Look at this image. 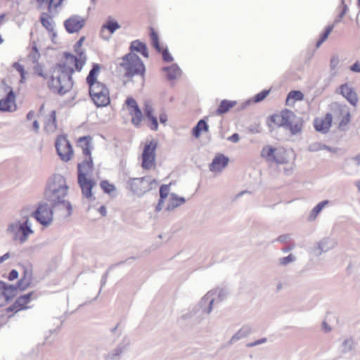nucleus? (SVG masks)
Listing matches in <instances>:
<instances>
[{
  "label": "nucleus",
  "instance_id": "obj_1",
  "mask_svg": "<svg viewBox=\"0 0 360 360\" xmlns=\"http://www.w3.org/2000/svg\"><path fill=\"white\" fill-rule=\"evenodd\" d=\"M69 187L65 178L61 174H55L49 180L44 191V198L49 202L56 212H60L65 217L72 214L71 203L65 200Z\"/></svg>",
  "mask_w": 360,
  "mask_h": 360
},
{
  "label": "nucleus",
  "instance_id": "obj_2",
  "mask_svg": "<svg viewBox=\"0 0 360 360\" xmlns=\"http://www.w3.org/2000/svg\"><path fill=\"white\" fill-rule=\"evenodd\" d=\"M72 67L65 64H56L49 70L48 86L53 93L64 95L70 91L73 86L72 75L74 73Z\"/></svg>",
  "mask_w": 360,
  "mask_h": 360
},
{
  "label": "nucleus",
  "instance_id": "obj_3",
  "mask_svg": "<svg viewBox=\"0 0 360 360\" xmlns=\"http://www.w3.org/2000/svg\"><path fill=\"white\" fill-rule=\"evenodd\" d=\"M100 65L94 63L86 77V82L89 86V96L97 107L107 106L110 102V93L106 85L98 80Z\"/></svg>",
  "mask_w": 360,
  "mask_h": 360
},
{
  "label": "nucleus",
  "instance_id": "obj_4",
  "mask_svg": "<svg viewBox=\"0 0 360 360\" xmlns=\"http://www.w3.org/2000/svg\"><path fill=\"white\" fill-rule=\"evenodd\" d=\"M213 292H208L194 307L183 313L179 320L191 324H199L212 311L214 299L212 297Z\"/></svg>",
  "mask_w": 360,
  "mask_h": 360
},
{
  "label": "nucleus",
  "instance_id": "obj_5",
  "mask_svg": "<svg viewBox=\"0 0 360 360\" xmlns=\"http://www.w3.org/2000/svg\"><path fill=\"white\" fill-rule=\"evenodd\" d=\"M271 120L278 127L289 129L292 134H296L302 131V122L294 112L290 110H283L280 114L271 117Z\"/></svg>",
  "mask_w": 360,
  "mask_h": 360
},
{
  "label": "nucleus",
  "instance_id": "obj_6",
  "mask_svg": "<svg viewBox=\"0 0 360 360\" xmlns=\"http://www.w3.org/2000/svg\"><path fill=\"white\" fill-rule=\"evenodd\" d=\"M120 66L123 69L124 75L128 78L135 75L143 76L145 65L138 55L134 53H129L122 58Z\"/></svg>",
  "mask_w": 360,
  "mask_h": 360
},
{
  "label": "nucleus",
  "instance_id": "obj_7",
  "mask_svg": "<svg viewBox=\"0 0 360 360\" xmlns=\"http://www.w3.org/2000/svg\"><path fill=\"white\" fill-rule=\"evenodd\" d=\"M128 188L134 195L141 197L158 186V181L150 176L140 178H129L127 181Z\"/></svg>",
  "mask_w": 360,
  "mask_h": 360
},
{
  "label": "nucleus",
  "instance_id": "obj_8",
  "mask_svg": "<svg viewBox=\"0 0 360 360\" xmlns=\"http://www.w3.org/2000/svg\"><path fill=\"white\" fill-rule=\"evenodd\" d=\"M332 117L338 122V129L345 131L346 127L350 122V112L346 105L333 103L331 105Z\"/></svg>",
  "mask_w": 360,
  "mask_h": 360
},
{
  "label": "nucleus",
  "instance_id": "obj_9",
  "mask_svg": "<svg viewBox=\"0 0 360 360\" xmlns=\"http://www.w3.org/2000/svg\"><path fill=\"white\" fill-rule=\"evenodd\" d=\"M157 146L158 143L155 140L148 141L145 144L141 155V167L143 169L150 170L155 168V150Z\"/></svg>",
  "mask_w": 360,
  "mask_h": 360
},
{
  "label": "nucleus",
  "instance_id": "obj_10",
  "mask_svg": "<svg viewBox=\"0 0 360 360\" xmlns=\"http://www.w3.org/2000/svg\"><path fill=\"white\" fill-rule=\"evenodd\" d=\"M261 156L269 162L280 165L287 162L286 153L284 149L274 148L269 145L262 148Z\"/></svg>",
  "mask_w": 360,
  "mask_h": 360
},
{
  "label": "nucleus",
  "instance_id": "obj_11",
  "mask_svg": "<svg viewBox=\"0 0 360 360\" xmlns=\"http://www.w3.org/2000/svg\"><path fill=\"white\" fill-rule=\"evenodd\" d=\"M55 210L47 202L40 203L32 216L44 226L49 225L53 221V213Z\"/></svg>",
  "mask_w": 360,
  "mask_h": 360
},
{
  "label": "nucleus",
  "instance_id": "obj_12",
  "mask_svg": "<svg viewBox=\"0 0 360 360\" xmlns=\"http://www.w3.org/2000/svg\"><path fill=\"white\" fill-rule=\"evenodd\" d=\"M57 154L64 162L69 161L72 155L73 150L70 141L65 136H59L55 143Z\"/></svg>",
  "mask_w": 360,
  "mask_h": 360
},
{
  "label": "nucleus",
  "instance_id": "obj_13",
  "mask_svg": "<svg viewBox=\"0 0 360 360\" xmlns=\"http://www.w3.org/2000/svg\"><path fill=\"white\" fill-rule=\"evenodd\" d=\"M129 344V338L124 337L114 349L103 354V360H120L122 354L127 351Z\"/></svg>",
  "mask_w": 360,
  "mask_h": 360
},
{
  "label": "nucleus",
  "instance_id": "obj_14",
  "mask_svg": "<svg viewBox=\"0 0 360 360\" xmlns=\"http://www.w3.org/2000/svg\"><path fill=\"white\" fill-rule=\"evenodd\" d=\"M32 295L33 292H29L27 294L20 295L12 305L6 309V311L7 312H13L15 314L19 311L29 309L30 307L27 306V304L31 302Z\"/></svg>",
  "mask_w": 360,
  "mask_h": 360
},
{
  "label": "nucleus",
  "instance_id": "obj_15",
  "mask_svg": "<svg viewBox=\"0 0 360 360\" xmlns=\"http://www.w3.org/2000/svg\"><path fill=\"white\" fill-rule=\"evenodd\" d=\"M85 25V20L79 15H72L64 22V26L68 33L79 32Z\"/></svg>",
  "mask_w": 360,
  "mask_h": 360
},
{
  "label": "nucleus",
  "instance_id": "obj_16",
  "mask_svg": "<svg viewBox=\"0 0 360 360\" xmlns=\"http://www.w3.org/2000/svg\"><path fill=\"white\" fill-rule=\"evenodd\" d=\"M77 55L78 56H76L69 53H65L64 56L66 62L63 64H65L70 67H71L70 65H74L75 69L79 72L85 64L86 58L84 51H81Z\"/></svg>",
  "mask_w": 360,
  "mask_h": 360
},
{
  "label": "nucleus",
  "instance_id": "obj_17",
  "mask_svg": "<svg viewBox=\"0 0 360 360\" xmlns=\"http://www.w3.org/2000/svg\"><path fill=\"white\" fill-rule=\"evenodd\" d=\"M335 247V243L329 238H324L317 242L311 249L312 253L319 257Z\"/></svg>",
  "mask_w": 360,
  "mask_h": 360
},
{
  "label": "nucleus",
  "instance_id": "obj_18",
  "mask_svg": "<svg viewBox=\"0 0 360 360\" xmlns=\"http://www.w3.org/2000/svg\"><path fill=\"white\" fill-rule=\"evenodd\" d=\"M93 160L91 156L86 157L85 159L77 165V178L91 177L93 172Z\"/></svg>",
  "mask_w": 360,
  "mask_h": 360
},
{
  "label": "nucleus",
  "instance_id": "obj_19",
  "mask_svg": "<svg viewBox=\"0 0 360 360\" xmlns=\"http://www.w3.org/2000/svg\"><path fill=\"white\" fill-rule=\"evenodd\" d=\"M78 184L81 188L83 195L86 198L92 197V188L96 185V182L91 177L77 178Z\"/></svg>",
  "mask_w": 360,
  "mask_h": 360
},
{
  "label": "nucleus",
  "instance_id": "obj_20",
  "mask_svg": "<svg viewBox=\"0 0 360 360\" xmlns=\"http://www.w3.org/2000/svg\"><path fill=\"white\" fill-rule=\"evenodd\" d=\"M15 98V94L11 89L6 97L0 100V110L3 112L14 111L16 108Z\"/></svg>",
  "mask_w": 360,
  "mask_h": 360
},
{
  "label": "nucleus",
  "instance_id": "obj_21",
  "mask_svg": "<svg viewBox=\"0 0 360 360\" xmlns=\"http://www.w3.org/2000/svg\"><path fill=\"white\" fill-rule=\"evenodd\" d=\"M333 117L331 113H327L324 118L316 119L314 120V128L316 131H320L323 134H326L328 131L331 127Z\"/></svg>",
  "mask_w": 360,
  "mask_h": 360
},
{
  "label": "nucleus",
  "instance_id": "obj_22",
  "mask_svg": "<svg viewBox=\"0 0 360 360\" xmlns=\"http://www.w3.org/2000/svg\"><path fill=\"white\" fill-rule=\"evenodd\" d=\"M18 285H8L4 281H0V290L4 301L11 300L18 292Z\"/></svg>",
  "mask_w": 360,
  "mask_h": 360
},
{
  "label": "nucleus",
  "instance_id": "obj_23",
  "mask_svg": "<svg viewBox=\"0 0 360 360\" xmlns=\"http://www.w3.org/2000/svg\"><path fill=\"white\" fill-rule=\"evenodd\" d=\"M120 28V25L117 21L108 20L101 27V37L105 40H108L110 35Z\"/></svg>",
  "mask_w": 360,
  "mask_h": 360
},
{
  "label": "nucleus",
  "instance_id": "obj_24",
  "mask_svg": "<svg viewBox=\"0 0 360 360\" xmlns=\"http://www.w3.org/2000/svg\"><path fill=\"white\" fill-rule=\"evenodd\" d=\"M229 162V158L222 154L216 155L212 162L210 165V170L211 172H221L224 169Z\"/></svg>",
  "mask_w": 360,
  "mask_h": 360
},
{
  "label": "nucleus",
  "instance_id": "obj_25",
  "mask_svg": "<svg viewBox=\"0 0 360 360\" xmlns=\"http://www.w3.org/2000/svg\"><path fill=\"white\" fill-rule=\"evenodd\" d=\"M340 94L342 95L352 105H356L358 102L356 94L353 88L347 84H342L340 86Z\"/></svg>",
  "mask_w": 360,
  "mask_h": 360
},
{
  "label": "nucleus",
  "instance_id": "obj_26",
  "mask_svg": "<svg viewBox=\"0 0 360 360\" xmlns=\"http://www.w3.org/2000/svg\"><path fill=\"white\" fill-rule=\"evenodd\" d=\"M252 333V326L249 324L244 325L231 337L229 340V344H233L238 340L248 337Z\"/></svg>",
  "mask_w": 360,
  "mask_h": 360
},
{
  "label": "nucleus",
  "instance_id": "obj_27",
  "mask_svg": "<svg viewBox=\"0 0 360 360\" xmlns=\"http://www.w3.org/2000/svg\"><path fill=\"white\" fill-rule=\"evenodd\" d=\"M92 139L89 136L80 137L78 140V146L82 150L83 154L86 157L91 156L92 149Z\"/></svg>",
  "mask_w": 360,
  "mask_h": 360
},
{
  "label": "nucleus",
  "instance_id": "obj_28",
  "mask_svg": "<svg viewBox=\"0 0 360 360\" xmlns=\"http://www.w3.org/2000/svg\"><path fill=\"white\" fill-rule=\"evenodd\" d=\"M40 21L41 25L51 33L53 37L56 36L54 28V21L48 13H42L40 16Z\"/></svg>",
  "mask_w": 360,
  "mask_h": 360
},
{
  "label": "nucleus",
  "instance_id": "obj_29",
  "mask_svg": "<svg viewBox=\"0 0 360 360\" xmlns=\"http://www.w3.org/2000/svg\"><path fill=\"white\" fill-rule=\"evenodd\" d=\"M31 226L32 223L30 221L29 219H26L25 221L21 223V226L20 228V232L21 233V236L19 237V240L21 243H24L25 242H26L29 235L33 233Z\"/></svg>",
  "mask_w": 360,
  "mask_h": 360
},
{
  "label": "nucleus",
  "instance_id": "obj_30",
  "mask_svg": "<svg viewBox=\"0 0 360 360\" xmlns=\"http://www.w3.org/2000/svg\"><path fill=\"white\" fill-rule=\"evenodd\" d=\"M130 50L139 52L146 58H148L149 56L146 44L141 42L139 40H134L131 43Z\"/></svg>",
  "mask_w": 360,
  "mask_h": 360
},
{
  "label": "nucleus",
  "instance_id": "obj_31",
  "mask_svg": "<svg viewBox=\"0 0 360 360\" xmlns=\"http://www.w3.org/2000/svg\"><path fill=\"white\" fill-rule=\"evenodd\" d=\"M185 198L179 197L175 193L170 194V198L169 203L167 206V210L171 211L176 208L177 207L183 205L185 202Z\"/></svg>",
  "mask_w": 360,
  "mask_h": 360
},
{
  "label": "nucleus",
  "instance_id": "obj_32",
  "mask_svg": "<svg viewBox=\"0 0 360 360\" xmlns=\"http://www.w3.org/2000/svg\"><path fill=\"white\" fill-rule=\"evenodd\" d=\"M45 130L47 132H54L57 129L56 112L55 110L51 112L49 118L47 119L45 127Z\"/></svg>",
  "mask_w": 360,
  "mask_h": 360
},
{
  "label": "nucleus",
  "instance_id": "obj_33",
  "mask_svg": "<svg viewBox=\"0 0 360 360\" xmlns=\"http://www.w3.org/2000/svg\"><path fill=\"white\" fill-rule=\"evenodd\" d=\"M329 204V200H326L318 203L310 212L308 215L307 219L309 221H314L319 214L321 212V210L325 207L326 205Z\"/></svg>",
  "mask_w": 360,
  "mask_h": 360
},
{
  "label": "nucleus",
  "instance_id": "obj_34",
  "mask_svg": "<svg viewBox=\"0 0 360 360\" xmlns=\"http://www.w3.org/2000/svg\"><path fill=\"white\" fill-rule=\"evenodd\" d=\"M162 70L167 72V77L169 80L176 79L181 73V69L176 64H173L170 67H165Z\"/></svg>",
  "mask_w": 360,
  "mask_h": 360
},
{
  "label": "nucleus",
  "instance_id": "obj_35",
  "mask_svg": "<svg viewBox=\"0 0 360 360\" xmlns=\"http://www.w3.org/2000/svg\"><path fill=\"white\" fill-rule=\"evenodd\" d=\"M209 126L205 120H200L198 122L197 124L193 128L192 135L195 138H199L202 132H207L208 131Z\"/></svg>",
  "mask_w": 360,
  "mask_h": 360
},
{
  "label": "nucleus",
  "instance_id": "obj_36",
  "mask_svg": "<svg viewBox=\"0 0 360 360\" xmlns=\"http://www.w3.org/2000/svg\"><path fill=\"white\" fill-rule=\"evenodd\" d=\"M63 0H37L39 8H41L43 5L47 6L49 13H51L53 10L60 6Z\"/></svg>",
  "mask_w": 360,
  "mask_h": 360
},
{
  "label": "nucleus",
  "instance_id": "obj_37",
  "mask_svg": "<svg viewBox=\"0 0 360 360\" xmlns=\"http://www.w3.org/2000/svg\"><path fill=\"white\" fill-rule=\"evenodd\" d=\"M236 105V101L223 100L221 101L216 112L217 115H222L226 113L231 108L234 107Z\"/></svg>",
  "mask_w": 360,
  "mask_h": 360
},
{
  "label": "nucleus",
  "instance_id": "obj_38",
  "mask_svg": "<svg viewBox=\"0 0 360 360\" xmlns=\"http://www.w3.org/2000/svg\"><path fill=\"white\" fill-rule=\"evenodd\" d=\"M354 349V339L350 336L346 338L341 345V352L342 354H347L352 352Z\"/></svg>",
  "mask_w": 360,
  "mask_h": 360
},
{
  "label": "nucleus",
  "instance_id": "obj_39",
  "mask_svg": "<svg viewBox=\"0 0 360 360\" xmlns=\"http://www.w3.org/2000/svg\"><path fill=\"white\" fill-rule=\"evenodd\" d=\"M304 98V94L300 91H291L287 96L286 103L290 105V101L292 100V102L302 101Z\"/></svg>",
  "mask_w": 360,
  "mask_h": 360
},
{
  "label": "nucleus",
  "instance_id": "obj_40",
  "mask_svg": "<svg viewBox=\"0 0 360 360\" xmlns=\"http://www.w3.org/2000/svg\"><path fill=\"white\" fill-rule=\"evenodd\" d=\"M130 114L132 116L131 122L134 125L139 126L143 118L142 112L140 108H136L134 110H130Z\"/></svg>",
  "mask_w": 360,
  "mask_h": 360
},
{
  "label": "nucleus",
  "instance_id": "obj_41",
  "mask_svg": "<svg viewBox=\"0 0 360 360\" xmlns=\"http://www.w3.org/2000/svg\"><path fill=\"white\" fill-rule=\"evenodd\" d=\"M32 281V277L22 276L18 281L17 285L20 291L26 290L31 285Z\"/></svg>",
  "mask_w": 360,
  "mask_h": 360
},
{
  "label": "nucleus",
  "instance_id": "obj_42",
  "mask_svg": "<svg viewBox=\"0 0 360 360\" xmlns=\"http://www.w3.org/2000/svg\"><path fill=\"white\" fill-rule=\"evenodd\" d=\"M334 28V25L328 26L325 32L321 35V38L316 42V47H319L328 37V35L333 31Z\"/></svg>",
  "mask_w": 360,
  "mask_h": 360
},
{
  "label": "nucleus",
  "instance_id": "obj_43",
  "mask_svg": "<svg viewBox=\"0 0 360 360\" xmlns=\"http://www.w3.org/2000/svg\"><path fill=\"white\" fill-rule=\"evenodd\" d=\"M100 186L103 191L108 194H110L116 190V187L113 184H110L107 180L101 181L100 182Z\"/></svg>",
  "mask_w": 360,
  "mask_h": 360
},
{
  "label": "nucleus",
  "instance_id": "obj_44",
  "mask_svg": "<svg viewBox=\"0 0 360 360\" xmlns=\"http://www.w3.org/2000/svg\"><path fill=\"white\" fill-rule=\"evenodd\" d=\"M150 38L153 47L157 50L158 52L160 53L162 51V48L159 43L158 36L153 29H151Z\"/></svg>",
  "mask_w": 360,
  "mask_h": 360
},
{
  "label": "nucleus",
  "instance_id": "obj_45",
  "mask_svg": "<svg viewBox=\"0 0 360 360\" xmlns=\"http://www.w3.org/2000/svg\"><path fill=\"white\" fill-rule=\"evenodd\" d=\"M40 58V54L38 51V49L36 46H33L32 50L28 56V59L32 63H37Z\"/></svg>",
  "mask_w": 360,
  "mask_h": 360
},
{
  "label": "nucleus",
  "instance_id": "obj_46",
  "mask_svg": "<svg viewBox=\"0 0 360 360\" xmlns=\"http://www.w3.org/2000/svg\"><path fill=\"white\" fill-rule=\"evenodd\" d=\"M20 226L21 223L20 221H15L10 224L7 228V233L17 235V233L20 232Z\"/></svg>",
  "mask_w": 360,
  "mask_h": 360
},
{
  "label": "nucleus",
  "instance_id": "obj_47",
  "mask_svg": "<svg viewBox=\"0 0 360 360\" xmlns=\"http://www.w3.org/2000/svg\"><path fill=\"white\" fill-rule=\"evenodd\" d=\"M296 260V257L292 254H290L287 257H281L278 259V264L281 266H286L290 263H292Z\"/></svg>",
  "mask_w": 360,
  "mask_h": 360
},
{
  "label": "nucleus",
  "instance_id": "obj_48",
  "mask_svg": "<svg viewBox=\"0 0 360 360\" xmlns=\"http://www.w3.org/2000/svg\"><path fill=\"white\" fill-rule=\"evenodd\" d=\"M210 292H213L212 297L215 300L214 295H217L219 301L223 300L226 295V292L224 290L219 288L210 290Z\"/></svg>",
  "mask_w": 360,
  "mask_h": 360
},
{
  "label": "nucleus",
  "instance_id": "obj_49",
  "mask_svg": "<svg viewBox=\"0 0 360 360\" xmlns=\"http://www.w3.org/2000/svg\"><path fill=\"white\" fill-rule=\"evenodd\" d=\"M270 93L269 90H263L261 92L256 94L254 97V102L259 103L263 101Z\"/></svg>",
  "mask_w": 360,
  "mask_h": 360
},
{
  "label": "nucleus",
  "instance_id": "obj_50",
  "mask_svg": "<svg viewBox=\"0 0 360 360\" xmlns=\"http://www.w3.org/2000/svg\"><path fill=\"white\" fill-rule=\"evenodd\" d=\"M148 120L150 122V128L153 131H157L158 129V122L157 117L153 115V114L150 115V116L146 117Z\"/></svg>",
  "mask_w": 360,
  "mask_h": 360
},
{
  "label": "nucleus",
  "instance_id": "obj_51",
  "mask_svg": "<svg viewBox=\"0 0 360 360\" xmlns=\"http://www.w3.org/2000/svg\"><path fill=\"white\" fill-rule=\"evenodd\" d=\"M23 273L22 276L32 277V266L31 264H25L22 265Z\"/></svg>",
  "mask_w": 360,
  "mask_h": 360
},
{
  "label": "nucleus",
  "instance_id": "obj_52",
  "mask_svg": "<svg viewBox=\"0 0 360 360\" xmlns=\"http://www.w3.org/2000/svg\"><path fill=\"white\" fill-rule=\"evenodd\" d=\"M169 193V185L163 184L160 188V198L165 199Z\"/></svg>",
  "mask_w": 360,
  "mask_h": 360
},
{
  "label": "nucleus",
  "instance_id": "obj_53",
  "mask_svg": "<svg viewBox=\"0 0 360 360\" xmlns=\"http://www.w3.org/2000/svg\"><path fill=\"white\" fill-rule=\"evenodd\" d=\"M347 11V6L345 4L344 0H342V11L338 15V16L335 20V23H338L341 21L342 18L345 15L346 12Z\"/></svg>",
  "mask_w": 360,
  "mask_h": 360
},
{
  "label": "nucleus",
  "instance_id": "obj_54",
  "mask_svg": "<svg viewBox=\"0 0 360 360\" xmlns=\"http://www.w3.org/2000/svg\"><path fill=\"white\" fill-rule=\"evenodd\" d=\"M126 104L130 110H134L136 108H139L136 101L133 98H127L126 100Z\"/></svg>",
  "mask_w": 360,
  "mask_h": 360
},
{
  "label": "nucleus",
  "instance_id": "obj_55",
  "mask_svg": "<svg viewBox=\"0 0 360 360\" xmlns=\"http://www.w3.org/2000/svg\"><path fill=\"white\" fill-rule=\"evenodd\" d=\"M34 72L38 75L39 76L43 77L44 79H48V76L46 74H44V70H43V68L41 65H40L39 64H37L34 67Z\"/></svg>",
  "mask_w": 360,
  "mask_h": 360
},
{
  "label": "nucleus",
  "instance_id": "obj_56",
  "mask_svg": "<svg viewBox=\"0 0 360 360\" xmlns=\"http://www.w3.org/2000/svg\"><path fill=\"white\" fill-rule=\"evenodd\" d=\"M160 53H162L163 60L165 62H172L173 60V58L168 51L167 48H165V49H162V51Z\"/></svg>",
  "mask_w": 360,
  "mask_h": 360
},
{
  "label": "nucleus",
  "instance_id": "obj_57",
  "mask_svg": "<svg viewBox=\"0 0 360 360\" xmlns=\"http://www.w3.org/2000/svg\"><path fill=\"white\" fill-rule=\"evenodd\" d=\"M308 150L311 152H316L321 150V143L319 142H314L311 143L309 147Z\"/></svg>",
  "mask_w": 360,
  "mask_h": 360
},
{
  "label": "nucleus",
  "instance_id": "obj_58",
  "mask_svg": "<svg viewBox=\"0 0 360 360\" xmlns=\"http://www.w3.org/2000/svg\"><path fill=\"white\" fill-rule=\"evenodd\" d=\"M339 58L337 56H334L331 58L330 61V68L331 70H335L339 64Z\"/></svg>",
  "mask_w": 360,
  "mask_h": 360
},
{
  "label": "nucleus",
  "instance_id": "obj_59",
  "mask_svg": "<svg viewBox=\"0 0 360 360\" xmlns=\"http://www.w3.org/2000/svg\"><path fill=\"white\" fill-rule=\"evenodd\" d=\"M84 37H82L75 45V51L77 54H79L81 51H83L81 49V46L82 45L83 41H84Z\"/></svg>",
  "mask_w": 360,
  "mask_h": 360
},
{
  "label": "nucleus",
  "instance_id": "obj_60",
  "mask_svg": "<svg viewBox=\"0 0 360 360\" xmlns=\"http://www.w3.org/2000/svg\"><path fill=\"white\" fill-rule=\"evenodd\" d=\"M18 271L15 269H13L9 273V275L8 276V278L9 281H13L16 279L18 277Z\"/></svg>",
  "mask_w": 360,
  "mask_h": 360
},
{
  "label": "nucleus",
  "instance_id": "obj_61",
  "mask_svg": "<svg viewBox=\"0 0 360 360\" xmlns=\"http://www.w3.org/2000/svg\"><path fill=\"white\" fill-rule=\"evenodd\" d=\"M13 67L15 70L18 71L20 75H22L25 72L23 66L18 62L14 63Z\"/></svg>",
  "mask_w": 360,
  "mask_h": 360
},
{
  "label": "nucleus",
  "instance_id": "obj_62",
  "mask_svg": "<svg viewBox=\"0 0 360 360\" xmlns=\"http://www.w3.org/2000/svg\"><path fill=\"white\" fill-rule=\"evenodd\" d=\"M350 70L354 72H360V63L356 62L352 65L350 66Z\"/></svg>",
  "mask_w": 360,
  "mask_h": 360
},
{
  "label": "nucleus",
  "instance_id": "obj_63",
  "mask_svg": "<svg viewBox=\"0 0 360 360\" xmlns=\"http://www.w3.org/2000/svg\"><path fill=\"white\" fill-rule=\"evenodd\" d=\"M239 139L240 136L237 133H234L233 135L228 138V140L233 143H237L239 141Z\"/></svg>",
  "mask_w": 360,
  "mask_h": 360
},
{
  "label": "nucleus",
  "instance_id": "obj_64",
  "mask_svg": "<svg viewBox=\"0 0 360 360\" xmlns=\"http://www.w3.org/2000/svg\"><path fill=\"white\" fill-rule=\"evenodd\" d=\"M146 117L150 116L153 114V110L151 106L146 105L144 109Z\"/></svg>",
  "mask_w": 360,
  "mask_h": 360
}]
</instances>
